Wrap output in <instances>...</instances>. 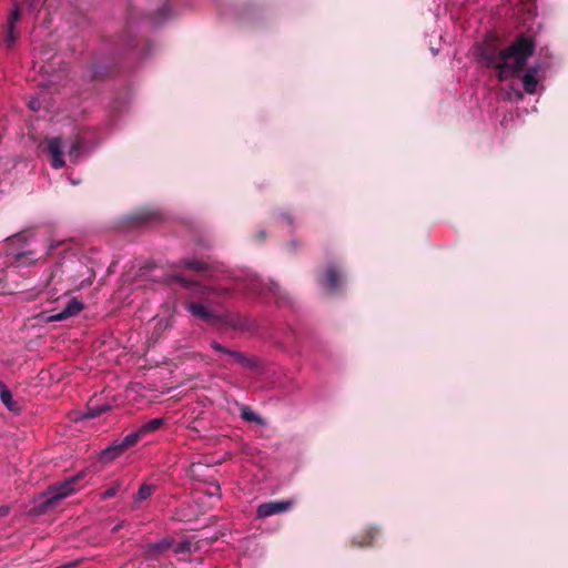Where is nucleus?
<instances>
[{
  "instance_id": "obj_1",
  "label": "nucleus",
  "mask_w": 568,
  "mask_h": 568,
  "mask_svg": "<svg viewBox=\"0 0 568 568\" xmlns=\"http://www.w3.org/2000/svg\"><path fill=\"white\" fill-rule=\"evenodd\" d=\"M536 51L531 36L520 33L506 48L500 49L494 36H487L477 48V55L486 67L493 68L503 82L517 78Z\"/></svg>"
},
{
  "instance_id": "obj_2",
  "label": "nucleus",
  "mask_w": 568,
  "mask_h": 568,
  "mask_svg": "<svg viewBox=\"0 0 568 568\" xmlns=\"http://www.w3.org/2000/svg\"><path fill=\"white\" fill-rule=\"evenodd\" d=\"M84 477V471H80L63 481L49 486L33 500V507L30 514L40 516L55 509L63 499L74 494L79 488L77 484Z\"/></svg>"
},
{
  "instance_id": "obj_3",
  "label": "nucleus",
  "mask_w": 568,
  "mask_h": 568,
  "mask_svg": "<svg viewBox=\"0 0 568 568\" xmlns=\"http://www.w3.org/2000/svg\"><path fill=\"white\" fill-rule=\"evenodd\" d=\"M293 506L292 500H271L258 505L256 515L258 518L270 517L290 510Z\"/></svg>"
},
{
  "instance_id": "obj_4",
  "label": "nucleus",
  "mask_w": 568,
  "mask_h": 568,
  "mask_svg": "<svg viewBox=\"0 0 568 568\" xmlns=\"http://www.w3.org/2000/svg\"><path fill=\"white\" fill-rule=\"evenodd\" d=\"M48 151L50 154V164L53 169L59 170L64 166L63 159V142L61 138H51L47 141Z\"/></svg>"
},
{
  "instance_id": "obj_5",
  "label": "nucleus",
  "mask_w": 568,
  "mask_h": 568,
  "mask_svg": "<svg viewBox=\"0 0 568 568\" xmlns=\"http://www.w3.org/2000/svg\"><path fill=\"white\" fill-rule=\"evenodd\" d=\"M84 308V304L77 297H72L68 301L64 308L55 314L49 316V322H60L69 317L78 315Z\"/></svg>"
},
{
  "instance_id": "obj_6",
  "label": "nucleus",
  "mask_w": 568,
  "mask_h": 568,
  "mask_svg": "<svg viewBox=\"0 0 568 568\" xmlns=\"http://www.w3.org/2000/svg\"><path fill=\"white\" fill-rule=\"evenodd\" d=\"M172 547L174 554H190L192 551V542L190 540L174 544L170 538H165L160 542L153 544L151 546V551L161 552Z\"/></svg>"
},
{
  "instance_id": "obj_7",
  "label": "nucleus",
  "mask_w": 568,
  "mask_h": 568,
  "mask_svg": "<svg viewBox=\"0 0 568 568\" xmlns=\"http://www.w3.org/2000/svg\"><path fill=\"white\" fill-rule=\"evenodd\" d=\"M342 283V273L335 265H328L323 280L321 281V285L324 290L328 292L335 291L339 284Z\"/></svg>"
},
{
  "instance_id": "obj_8",
  "label": "nucleus",
  "mask_w": 568,
  "mask_h": 568,
  "mask_svg": "<svg viewBox=\"0 0 568 568\" xmlns=\"http://www.w3.org/2000/svg\"><path fill=\"white\" fill-rule=\"evenodd\" d=\"M186 310L196 318L202 320L204 322H216L220 320V316L216 315L213 311L209 310L201 303L192 302L186 305Z\"/></svg>"
},
{
  "instance_id": "obj_9",
  "label": "nucleus",
  "mask_w": 568,
  "mask_h": 568,
  "mask_svg": "<svg viewBox=\"0 0 568 568\" xmlns=\"http://www.w3.org/2000/svg\"><path fill=\"white\" fill-rule=\"evenodd\" d=\"M539 65H532L527 69L521 78L523 88L527 94H535L537 92Z\"/></svg>"
},
{
  "instance_id": "obj_10",
  "label": "nucleus",
  "mask_w": 568,
  "mask_h": 568,
  "mask_svg": "<svg viewBox=\"0 0 568 568\" xmlns=\"http://www.w3.org/2000/svg\"><path fill=\"white\" fill-rule=\"evenodd\" d=\"M0 398L2 404L10 412H18L19 407L17 403L13 400L11 390L0 381Z\"/></svg>"
},
{
  "instance_id": "obj_11",
  "label": "nucleus",
  "mask_w": 568,
  "mask_h": 568,
  "mask_svg": "<svg viewBox=\"0 0 568 568\" xmlns=\"http://www.w3.org/2000/svg\"><path fill=\"white\" fill-rule=\"evenodd\" d=\"M125 450L119 447V442L113 443L101 452V459L104 462H110L118 458Z\"/></svg>"
},
{
  "instance_id": "obj_12",
  "label": "nucleus",
  "mask_w": 568,
  "mask_h": 568,
  "mask_svg": "<svg viewBox=\"0 0 568 568\" xmlns=\"http://www.w3.org/2000/svg\"><path fill=\"white\" fill-rule=\"evenodd\" d=\"M155 490L154 485L152 484H142L136 493V495L133 498V501L135 505L141 504L142 501L150 498Z\"/></svg>"
},
{
  "instance_id": "obj_13",
  "label": "nucleus",
  "mask_w": 568,
  "mask_h": 568,
  "mask_svg": "<svg viewBox=\"0 0 568 568\" xmlns=\"http://www.w3.org/2000/svg\"><path fill=\"white\" fill-rule=\"evenodd\" d=\"M164 425V418H154L142 424L138 429L142 436L154 433Z\"/></svg>"
},
{
  "instance_id": "obj_14",
  "label": "nucleus",
  "mask_w": 568,
  "mask_h": 568,
  "mask_svg": "<svg viewBox=\"0 0 568 568\" xmlns=\"http://www.w3.org/2000/svg\"><path fill=\"white\" fill-rule=\"evenodd\" d=\"M241 417L245 422L256 423L258 425H264V419L254 413L248 406H242L241 408Z\"/></svg>"
},
{
  "instance_id": "obj_15",
  "label": "nucleus",
  "mask_w": 568,
  "mask_h": 568,
  "mask_svg": "<svg viewBox=\"0 0 568 568\" xmlns=\"http://www.w3.org/2000/svg\"><path fill=\"white\" fill-rule=\"evenodd\" d=\"M141 437L142 435L140 434L139 429L136 432L130 433L119 442V447L126 450L128 448L134 446Z\"/></svg>"
},
{
  "instance_id": "obj_16",
  "label": "nucleus",
  "mask_w": 568,
  "mask_h": 568,
  "mask_svg": "<svg viewBox=\"0 0 568 568\" xmlns=\"http://www.w3.org/2000/svg\"><path fill=\"white\" fill-rule=\"evenodd\" d=\"M231 356L240 364L247 368H254L256 367L257 363L256 359L253 357H246L243 353L232 351Z\"/></svg>"
},
{
  "instance_id": "obj_17",
  "label": "nucleus",
  "mask_w": 568,
  "mask_h": 568,
  "mask_svg": "<svg viewBox=\"0 0 568 568\" xmlns=\"http://www.w3.org/2000/svg\"><path fill=\"white\" fill-rule=\"evenodd\" d=\"M19 37V32L17 31V28L7 27L3 36V43L7 48L11 49L14 47L17 40Z\"/></svg>"
},
{
  "instance_id": "obj_18",
  "label": "nucleus",
  "mask_w": 568,
  "mask_h": 568,
  "mask_svg": "<svg viewBox=\"0 0 568 568\" xmlns=\"http://www.w3.org/2000/svg\"><path fill=\"white\" fill-rule=\"evenodd\" d=\"M181 264L193 271H204L207 268V264L203 261L196 258H184L181 261Z\"/></svg>"
},
{
  "instance_id": "obj_19",
  "label": "nucleus",
  "mask_w": 568,
  "mask_h": 568,
  "mask_svg": "<svg viewBox=\"0 0 568 568\" xmlns=\"http://www.w3.org/2000/svg\"><path fill=\"white\" fill-rule=\"evenodd\" d=\"M110 408L111 407H110L109 404L89 405L88 406V413L85 414V417H90V418L98 417L101 414L108 412Z\"/></svg>"
},
{
  "instance_id": "obj_20",
  "label": "nucleus",
  "mask_w": 568,
  "mask_h": 568,
  "mask_svg": "<svg viewBox=\"0 0 568 568\" xmlns=\"http://www.w3.org/2000/svg\"><path fill=\"white\" fill-rule=\"evenodd\" d=\"M122 483L120 480L114 481L109 488L100 494L101 500H106L114 497L121 489Z\"/></svg>"
},
{
  "instance_id": "obj_21",
  "label": "nucleus",
  "mask_w": 568,
  "mask_h": 568,
  "mask_svg": "<svg viewBox=\"0 0 568 568\" xmlns=\"http://www.w3.org/2000/svg\"><path fill=\"white\" fill-rule=\"evenodd\" d=\"M20 19V10L17 4H14L13 9L11 10L9 17H8V23L7 27L17 28V23Z\"/></svg>"
},
{
  "instance_id": "obj_22",
  "label": "nucleus",
  "mask_w": 568,
  "mask_h": 568,
  "mask_svg": "<svg viewBox=\"0 0 568 568\" xmlns=\"http://www.w3.org/2000/svg\"><path fill=\"white\" fill-rule=\"evenodd\" d=\"M84 271L88 274V277L75 285L79 290L92 284L93 272L88 267H84Z\"/></svg>"
},
{
  "instance_id": "obj_23",
  "label": "nucleus",
  "mask_w": 568,
  "mask_h": 568,
  "mask_svg": "<svg viewBox=\"0 0 568 568\" xmlns=\"http://www.w3.org/2000/svg\"><path fill=\"white\" fill-rule=\"evenodd\" d=\"M355 542L361 547L368 546L372 542V535H357Z\"/></svg>"
},
{
  "instance_id": "obj_24",
  "label": "nucleus",
  "mask_w": 568,
  "mask_h": 568,
  "mask_svg": "<svg viewBox=\"0 0 568 568\" xmlns=\"http://www.w3.org/2000/svg\"><path fill=\"white\" fill-rule=\"evenodd\" d=\"M210 346L212 347V349H214L217 353H222V354H226V355L231 356L232 349L224 347L216 341L211 342Z\"/></svg>"
},
{
  "instance_id": "obj_25",
  "label": "nucleus",
  "mask_w": 568,
  "mask_h": 568,
  "mask_svg": "<svg viewBox=\"0 0 568 568\" xmlns=\"http://www.w3.org/2000/svg\"><path fill=\"white\" fill-rule=\"evenodd\" d=\"M80 149H81V142H80V141H75V142L71 145V148H70V150H69V155H70V158H71V159H73V158H74V159H77V158H78V155H79V151H80Z\"/></svg>"
},
{
  "instance_id": "obj_26",
  "label": "nucleus",
  "mask_w": 568,
  "mask_h": 568,
  "mask_svg": "<svg viewBox=\"0 0 568 568\" xmlns=\"http://www.w3.org/2000/svg\"><path fill=\"white\" fill-rule=\"evenodd\" d=\"M172 280L180 283L184 287H190L194 284L193 282H191L182 276H173Z\"/></svg>"
},
{
  "instance_id": "obj_27",
  "label": "nucleus",
  "mask_w": 568,
  "mask_h": 568,
  "mask_svg": "<svg viewBox=\"0 0 568 568\" xmlns=\"http://www.w3.org/2000/svg\"><path fill=\"white\" fill-rule=\"evenodd\" d=\"M29 108L33 111H38L40 109V101L37 98H33L29 101Z\"/></svg>"
},
{
  "instance_id": "obj_28",
  "label": "nucleus",
  "mask_w": 568,
  "mask_h": 568,
  "mask_svg": "<svg viewBox=\"0 0 568 568\" xmlns=\"http://www.w3.org/2000/svg\"><path fill=\"white\" fill-rule=\"evenodd\" d=\"M10 513V507L7 506V505H1L0 506V518L2 517H7Z\"/></svg>"
},
{
  "instance_id": "obj_29",
  "label": "nucleus",
  "mask_w": 568,
  "mask_h": 568,
  "mask_svg": "<svg viewBox=\"0 0 568 568\" xmlns=\"http://www.w3.org/2000/svg\"><path fill=\"white\" fill-rule=\"evenodd\" d=\"M229 323H230V325H232L233 327H240V326H241L240 321H239V320H235V318H233V317L230 320V322H229Z\"/></svg>"
},
{
  "instance_id": "obj_30",
  "label": "nucleus",
  "mask_w": 568,
  "mask_h": 568,
  "mask_svg": "<svg viewBox=\"0 0 568 568\" xmlns=\"http://www.w3.org/2000/svg\"><path fill=\"white\" fill-rule=\"evenodd\" d=\"M30 8H34L36 0H26Z\"/></svg>"
},
{
  "instance_id": "obj_31",
  "label": "nucleus",
  "mask_w": 568,
  "mask_h": 568,
  "mask_svg": "<svg viewBox=\"0 0 568 568\" xmlns=\"http://www.w3.org/2000/svg\"><path fill=\"white\" fill-rule=\"evenodd\" d=\"M24 255H26V253H19V254H17V260H21Z\"/></svg>"
}]
</instances>
